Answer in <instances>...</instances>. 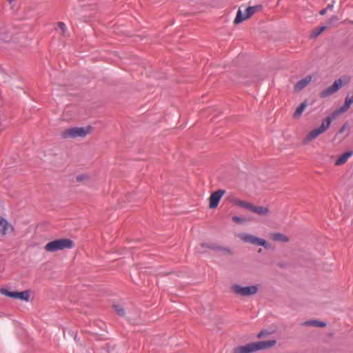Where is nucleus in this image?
Listing matches in <instances>:
<instances>
[{"label":"nucleus","mask_w":353,"mask_h":353,"mask_svg":"<svg viewBox=\"0 0 353 353\" xmlns=\"http://www.w3.org/2000/svg\"><path fill=\"white\" fill-rule=\"evenodd\" d=\"M58 28L62 32L63 36H65V32L67 30L66 25L63 22H59L57 23Z\"/></svg>","instance_id":"obj_24"},{"label":"nucleus","mask_w":353,"mask_h":353,"mask_svg":"<svg viewBox=\"0 0 353 353\" xmlns=\"http://www.w3.org/2000/svg\"><path fill=\"white\" fill-rule=\"evenodd\" d=\"M352 103H353V92L347 95V97H345V99L344 104L342 106H341L340 108L336 112H334V116L336 114H341V113H343V112H345L346 111H347L350 109V108Z\"/></svg>","instance_id":"obj_12"},{"label":"nucleus","mask_w":353,"mask_h":353,"mask_svg":"<svg viewBox=\"0 0 353 353\" xmlns=\"http://www.w3.org/2000/svg\"><path fill=\"white\" fill-rule=\"evenodd\" d=\"M232 220H233V221H234L236 223H241L243 221V219L242 218L236 216H233Z\"/></svg>","instance_id":"obj_27"},{"label":"nucleus","mask_w":353,"mask_h":353,"mask_svg":"<svg viewBox=\"0 0 353 353\" xmlns=\"http://www.w3.org/2000/svg\"><path fill=\"white\" fill-rule=\"evenodd\" d=\"M113 307H114L115 312L117 313V314H119L121 316H124V314H125L124 309L120 305L114 304L113 305Z\"/></svg>","instance_id":"obj_23"},{"label":"nucleus","mask_w":353,"mask_h":353,"mask_svg":"<svg viewBox=\"0 0 353 353\" xmlns=\"http://www.w3.org/2000/svg\"><path fill=\"white\" fill-rule=\"evenodd\" d=\"M246 19L245 18V16H243L242 15V13H241V10L239 9L236 13V16L234 19V23L235 24H238V23H241L243 20Z\"/></svg>","instance_id":"obj_21"},{"label":"nucleus","mask_w":353,"mask_h":353,"mask_svg":"<svg viewBox=\"0 0 353 353\" xmlns=\"http://www.w3.org/2000/svg\"><path fill=\"white\" fill-rule=\"evenodd\" d=\"M88 176L85 174H81L77 176V180L78 181H83L85 179H87Z\"/></svg>","instance_id":"obj_28"},{"label":"nucleus","mask_w":353,"mask_h":353,"mask_svg":"<svg viewBox=\"0 0 353 353\" xmlns=\"http://www.w3.org/2000/svg\"><path fill=\"white\" fill-rule=\"evenodd\" d=\"M304 326H313L316 327H323L326 325V323L318 320H310L304 321L302 323Z\"/></svg>","instance_id":"obj_17"},{"label":"nucleus","mask_w":353,"mask_h":353,"mask_svg":"<svg viewBox=\"0 0 353 353\" xmlns=\"http://www.w3.org/2000/svg\"><path fill=\"white\" fill-rule=\"evenodd\" d=\"M232 203L234 204V205H238V206H240L241 208H245L248 210H250L251 208H252V203H248L247 201H242L239 199H237V198H233L232 199Z\"/></svg>","instance_id":"obj_16"},{"label":"nucleus","mask_w":353,"mask_h":353,"mask_svg":"<svg viewBox=\"0 0 353 353\" xmlns=\"http://www.w3.org/2000/svg\"><path fill=\"white\" fill-rule=\"evenodd\" d=\"M353 155V151H347L341 155L335 161L334 165L339 166L347 162L349 158Z\"/></svg>","instance_id":"obj_14"},{"label":"nucleus","mask_w":353,"mask_h":353,"mask_svg":"<svg viewBox=\"0 0 353 353\" xmlns=\"http://www.w3.org/2000/svg\"><path fill=\"white\" fill-rule=\"evenodd\" d=\"M230 289L234 294L242 296L254 295L258 292L259 290L257 285H255L250 286H241L239 284H232Z\"/></svg>","instance_id":"obj_5"},{"label":"nucleus","mask_w":353,"mask_h":353,"mask_svg":"<svg viewBox=\"0 0 353 353\" xmlns=\"http://www.w3.org/2000/svg\"><path fill=\"white\" fill-rule=\"evenodd\" d=\"M264 334H265L264 332L261 331V332H259L258 334V337H259V338L262 337L264 335Z\"/></svg>","instance_id":"obj_30"},{"label":"nucleus","mask_w":353,"mask_h":353,"mask_svg":"<svg viewBox=\"0 0 353 353\" xmlns=\"http://www.w3.org/2000/svg\"><path fill=\"white\" fill-rule=\"evenodd\" d=\"M275 344V340L250 343L245 345L235 347L233 350V353H252L257 350L271 347Z\"/></svg>","instance_id":"obj_1"},{"label":"nucleus","mask_w":353,"mask_h":353,"mask_svg":"<svg viewBox=\"0 0 353 353\" xmlns=\"http://www.w3.org/2000/svg\"><path fill=\"white\" fill-rule=\"evenodd\" d=\"M338 20H339V18L337 16H333L328 19V21H327V23L328 25H331L332 23L336 22Z\"/></svg>","instance_id":"obj_26"},{"label":"nucleus","mask_w":353,"mask_h":353,"mask_svg":"<svg viewBox=\"0 0 353 353\" xmlns=\"http://www.w3.org/2000/svg\"><path fill=\"white\" fill-rule=\"evenodd\" d=\"M271 237L274 241H281V242H287L288 241V238L285 235H283L281 233H272L271 234Z\"/></svg>","instance_id":"obj_20"},{"label":"nucleus","mask_w":353,"mask_h":353,"mask_svg":"<svg viewBox=\"0 0 353 353\" xmlns=\"http://www.w3.org/2000/svg\"><path fill=\"white\" fill-rule=\"evenodd\" d=\"M343 85V82L341 79H338L334 81L333 84L327 88L326 89L322 90L320 92V97L321 98H326L334 93H336Z\"/></svg>","instance_id":"obj_9"},{"label":"nucleus","mask_w":353,"mask_h":353,"mask_svg":"<svg viewBox=\"0 0 353 353\" xmlns=\"http://www.w3.org/2000/svg\"><path fill=\"white\" fill-rule=\"evenodd\" d=\"M345 130V126L342 127L341 129L340 130V132H343Z\"/></svg>","instance_id":"obj_31"},{"label":"nucleus","mask_w":353,"mask_h":353,"mask_svg":"<svg viewBox=\"0 0 353 353\" xmlns=\"http://www.w3.org/2000/svg\"><path fill=\"white\" fill-rule=\"evenodd\" d=\"M74 246V242L69 239H60L48 243L44 248L47 252H54L65 249H70Z\"/></svg>","instance_id":"obj_4"},{"label":"nucleus","mask_w":353,"mask_h":353,"mask_svg":"<svg viewBox=\"0 0 353 353\" xmlns=\"http://www.w3.org/2000/svg\"><path fill=\"white\" fill-rule=\"evenodd\" d=\"M329 8H330V6H328L327 8H324V9L321 10L320 11V14H321V15H324V14H326V12H327V9H328Z\"/></svg>","instance_id":"obj_29"},{"label":"nucleus","mask_w":353,"mask_h":353,"mask_svg":"<svg viewBox=\"0 0 353 353\" xmlns=\"http://www.w3.org/2000/svg\"><path fill=\"white\" fill-rule=\"evenodd\" d=\"M261 6H249L246 8L245 12L246 14L245 15V19H248L252 15H253L256 12L260 10L261 9Z\"/></svg>","instance_id":"obj_18"},{"label":"nucleus","mask_w":353,"mask_h":353,"mask_svg":"<svg viewBox=\"0 0 353 353\" xmlns=\"http://www.w3.org/2000/svg\"><path fill=\"white\" fill-rule=\"evenodd\" d=\"M326 27L324 26H319L316 28L312 34V37H316L319 36L321 32H323L325 30Z\"/></svg>","instance_id":"obj_22"},{"label":"nucleus","mask_w":353,"mask_h":353,"mask_svg":"<svg viewBox=\"0 0 353 353\" xmlns=\"http://www.w3.org/2000/svg\"><path fill=\"white\" fill-rule=\"evenodd\" d=\"M343 85V82L341 79H338L334 81L333 84L327 88L326 89L322 90L320 92V97L321 98H326L334 93H336Z\"/></svg>","instance_id":"obj_8"},{"label":"nucleus","mask_w":353,"mask_h":353,"mask_svg":"<svg viewBox=\"0 0 353 353\" xmlns=\"http://www.w3.org/2000/svg\"><path fill=\"white\" fill-rule=\"evenodd\" d=\"M14 226L6 219L0 216V238L14 232Z\"/></svg>","instance_id":"obj_10"},{"label":"nucleus","mask_w":353,"mask_h":353,"mask_svg":"<svg viewBox=\"0 0 353 353\" xmlns=\"http://www.w3.org/2000/svg\"><path fill=\"white\" fill-rule=\"evenodd\" d=\"M0 292L8 297L20 299L25 301H28L30 299V294L28 290L23 292H15V291H9L6 288H2L0 290Z\"/></svg>","instance_id":"obj_7"},{"label":"nucleus","mask_w":353,"mask_h":353,"mask_svg":"<svg viewBox=\"0 0 353 353\" xmlns=\"http://www.w3.org/2000/svg\"><path fill=\"white\" fill-rule=\"evenodd\" d=\"M250 211L261 216H266L269 214V209L268 208L263 206H256L254 205H252V208Z\"/></svg>","instance_id":"obj_15"},{"label":"nucleus","mask_w":353,"mask_h":353,"mask_svg":"<svg viewBox=\"0 0 353 353\" xmlns=\"http://www.w3.org/2000/svg\"><path fill=\"white\" fill-rule=\"evenodd\" d=\"M92 128L87 127H73L65 129L61 132L60 136L62 139H67L71 138L85 137L91 132Z\"/></svg>","instance_id":"obj_3"},{"label":"nucleus","mask_w":353,"mask_h":353,"mask_svg":"<svg viewBox=\"0 0 353 353\" xmlns=\"http://www.w3.org/2000/svg\"><path fill=\"white\" fill-rule=\"evenodd\" d=\"M201 246L203 248H209L210 250H216V249H217V247L214 244H212V243H202Z\"/></svg>","instance_id":"obj_25"},{"label":"nucleus","mask_w":353,"mask_h":353,"mask_svg":"<svg viewBox=\"0 0 353 353\" xmlns=\"http://www.w3.org/2000/svg\"><path fill=\"white\" fill-rule=\"evenodd\" d=\"M225 193V190H219L213 192L209 198V207L210 208H215L218 206L219 203Z\"/></svg>","instance_id":"obj_11"},{"label":"nucleus","mask_w":353,"mask_h":353,"mask_svg":"<svg viewBox=\"0 0 353 353\" xmlns=\"http://www.w3.org/2000/svg\"><path fill=\"white\" fill-rule=\"evenodd\" d=\"M306 107H307V103L305 101L301 103V105H299L296 108V110L294 111V114H293L294 118H296V119L299 118L301 116L303 112L306 108Z\"/></svg>","instance_id":"obj_19"},{"label":"nucleus","mask_w":353,"mask_h":353,"mask_svg":"<svg viewBox=\"0 0 353 353\" xmlns=\"http://www.w3.org/2000/svg\"><path fill=\"white\" fill-rule=\"evenodd\" d=\"M334 118V113L327 117L321 123V125L312 130L303 140V144H307L318 137L321 134L325 132L330 126L332 119Z\"/></svg>","instance_id":"obj_2"},{"label":"nucleus","mask_w":353,"mask_h":353,"mask_svg":"<svg viewBox=\"0 0 353 353\" xmlns=\"http://www.w3.org/2000/svg\"><path fill=\"white\" fill-rule=\"evenodd\" d=\"M238 236L240 239L245 243H248L254 245H261L265 248L268 247L265 240L252 234L241 233L238 234Z\"/></svg>","instance_id":"obj_6"},{"label":"nucleus","mask_w":353,"mask_h":353,"mask_svg":"<svg viewBox=\"0 0 353 353\" xmlns=\"http://www.w3.org/2000/svg\"><path fill=\"white\" fill-rule=\"evenodd\" d=\"M312 81V77L308 75L301 80L299 81L294 86V90L296 92L302 90L305 88Z\"/></svg>","instance_id":"obj_13"}]
</instances>
